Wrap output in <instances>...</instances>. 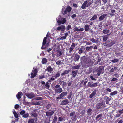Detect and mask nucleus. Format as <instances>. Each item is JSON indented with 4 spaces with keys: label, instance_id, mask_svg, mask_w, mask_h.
<instances>
[{
    "label": "nucleus",
    "instance_id": "4be33fe9",
    "mask_svg": "<svg viewBox=\"0 0 123 123\" xmlns=\"http://www.w3.org/2000/svg\"><path fill=\"white\" fill-rule=\"evenodd\" d=\"M86 1H87V7H88L93 2V1H91L90 0H87Z\"/></svg>",
    "mask_w": 123,
    "mask_h": 123
},
{
    "label": "nucleus",
    "instance_id": "680f3d73",
    "mask_svg": "<svg viewBox=\"0 0 123 123\" xmlns=\"http://www.w3.org/2000/svg\"><path fill=\"white\" fill-rule=\"evenodd\" d=\"M84 50L82 49H80L78 53L80 54L81 53H83Z\"/></svg>",
    "mask_w": 123,
    "mask_h": 123
},
{
    "label": "nucleus",
    "instance_id": "f704fd0d",
    "mask_svg": "<svg viewBox=\"0 0 123 123\" xmlns=\"http://www.w3.org/2000/svg\"><path fill=\"white\" fill-rule=\"evenodd\" d=\"M92 109L91 108L88 109L87 111V113L88 115H90L92 113Z\"/></svg>",
    "mask_w": 123,
    "mask_h": 123
},
{
    "label": "nucleus",
    "instance_id": "de8ad7c7",
    "mask_svg": "<svg viewBox=\"0 0 123 123\" xmlns=\"http://www.w3.org/2000/svg\"><path fill=\"white\" fill-rule=\"evenodd\" d=\"M93 46H91L89 47H87L86 48V50L87 51H89L90 49H92L93 48Z\"/></svg>",
    "mask_w": 123,
    "mask_h": 123
},
{
    "label": "nucleus",
    "instance_id": "6ab92c4d",
    "mask_svg": "<svg viewBox=\"0 0 123 123\" xmlns=\"http://www.w3.org/2000/svg\"><path fill=\"white\" fill-rule=\"evenodd\" d=\"M96 90H94L92 93L90 95L89 98H92L96 94Z\"/></svg>",
    "mask_w": 123,
    "mask_h": 123
},
{
    "label": "nucleus",
    "instance_id": "49530a36",
    "mask_svg": "<svg viewBox=\"0 0 123 123\" xmlns=\"http://www.w3.org/2000/svg\"><path fill=\"white\" fill-rule=\"evenodd\" d=\"M32 104L34 105H41V103L39 102H36L35 103H33Z\"/></svg>",
    "mask_w": 123,
    "mask_h": 123
},
{
    "label": "nucleus",
    "instance_id": "0eeeda50",
    "mask_svg": "<svg viewBox=\"0 0 123 123\" xmlns=\"http://www.w3.org/2000/svg\"><path fill=\"white\" fill-rule=\"evenodd\" d=\"M34 121L36 123L37 121V118H35L34 119H29L28 121V123H35Z\"/></svg>",
    "mask_w": 123,
    "mask_h": 123
},
{
    "label": "nucleus",
    "instance_id": "2f4dec72",
    "mask_svg": "<svg viewBox=\"0 0 123 123\" xmlns=\"http://www.w3.org/2000/svg\"><path fill=\"white\" fill-rule=\"evenodd\" d=\"M57 121V117L56 116L54 117V119H53L52 123H55Z\"/></svg>",
    "mask_w": 123,
    "mask_h": 123
},
{
    "label": "nucleus",
    "instance_id": "423d86ee",
    "mask_svg": "<svg viewBox=\"0 0 123 123\" xmlns=\"http://www.w3.org/2000/svg\"><path fill=\"white\" fill-rule=\"evenodd\" d=\"M45 71H47L50 72L51 73H52L53 72V69L51 66H49L45 69Z\"/></svg>",
    "mask_w": 123,
    "mask_h": 123
},
{
    "label": "nucleus",
    "instance_id": "6e6d98bb",
    "mask_svg": "<svg viewBox=\"0 0 123 123\" xmlns=\"http://www.w3.org/2000/svg\"><path fill=\"white\" fill-rule=\"evenodd\" d=\"M71 28V26L70 25H68L66 27V30H68Z\"/></svg>",
    "mask_w": 123,
    "mask_h": 123
},
{
    "label": "nucleus",
    "instance_id": "c85d7f7f",
    "mask_svg": "<svg viewBox=\"0 0 123 123\" xmlns=\"http://www.w3.org/2000/svg\"><path fill=\"white\" fill-rule=\"evenodd\" d=\"M97 18V15H94L90 19L91 21L94 20L96 19Z\"/></svg>",
    "mask_w": 123,
    "mask_h": 123
},
{
    "label": "nucleus",
    "instance_id": "5fc2aeb1",
    "mask_svg": "<svg viewBox=\"0 0 123 123\" xmlns=\"http://www.w3.org/2000/svg\"><path fill=\"white\" fill-rule=\"evenodd\" d=\"M75 114V111H73L71 112L70 114V117H73V116Z\"/></svg>",
    "mask_w": 123,
    "mask_h": 123
},
{
    "label": "nucleus",
    "instance_id": "4468645a",
    "mask_svg": "<svg viewBox=\"0 0 123 123\" xmlns=\"http://www.w3.org/2000/svg\"><path fill=\"white\" fill-rule=\"evenodd\" d=\"M69 103V101L68 99H66L63 100L62 102L60 103V104L61 105H64L68 104Z\"/></svg>",
    "mask_w": 123,
    "mask_h": 123
},
{
    "label": "nucleus",
    "instance_id": "c9c22d12",
    "mask_svg": "<svg viewBox=\"0 0 123 123\" xmlns=\"http://www.w3.org/2000/svg\"><path fill=\"white\" fill-rule=\"evenodd\" d=\"M31 116L32 117H34L35 118H36V117H37L38 116V115L36 113H31Z\"/></svg>",
    "mask_w": 123,
    "mask_h": 123
},
{
    "label": "nucleus",
    "instance_id": "a878e982",
    "mask_svg": "<svg viewBox=\"0 0 123 123\" xmlns=\"http://www.w3.org/2000/svg\"><path fill=\"white\" fill-rule=\"evenodd\" d=\"M68 94L67 92H63L60 95V97L62 98L63 97L66 96Z\"/></svg>",
    "mask_w": 123,
    "mask_h": 123
},
{
    "label": "nucleus",
    "instance_id": "c03bdc74",
    "mask_svg": "<svg viewBox=\"0 0 123 123\" xmlns=\"http://www.w3.org/2000/svg\"><path fill=\"white\" fill-rule=\"evenodd\" d=\"M43 99V98L42 97H38L35 98V100H42Z\"/></svg>",
    "mask_w": 123,
    "mask_h": 123
},
{
    "label": "nucleus",
    "instance_id": "7c9ffc66",
    "mask_svg": "<svg viewBox=\"0 0 123 123\" xmlns=\"http://www.w3.org/2000/svg\"><path fill=\"white\" fill-rule=\"evenodd\" d=\"M47 39V38L46 37H45L44 38L42 43L43 46L45 45L46 44Z\"/></svg>",
    "mask_w": 123,
    "mask_h": 123
},
{
    "label": "nucleus",
    "instance_id": "c756f323",
    "mask_svg": "<svg viewBox=\"0 0 123 123\" xmlns=\"http://www.w3.org/2000/svg\"><path fill=\"white\" fill-rule=\"evenodd\" d=\"M47 62V59L46 58H44L42 59V63L43 64H46Z\"/></svg>",
    "mask_w": 123,
    "mask_h": 123
},
{
    "label": "nucleus",
    "instance_id": "774afa93",
    "mask_svg": "<svg viewBox=\"0 0 123 123\" xmlns=\"http://www.w3.org/2000/svg\"><path fill=\"white\" fill-rule=\"evenodd\" d=\"M76 46V45L74 43H73L71 45V47L74 48Z\"/></svg>",
    "mask_w": 123,
    "mask_h": 123
},
{
    "label": "nucleus",
    "instance_id": "1a4fd4ad",
    "mask_svg": "<svg viewBox=\"0 0 123 123\" xmlns=\"http://www.w3.org/2000/svg\"><path fill=\"white\" fill-rule=\"evenodd\" d=\"M66 28L63 25H62L57 28V30L60 31L61 30L62 31H64Z\"/></svg>",
    "mask_w": 123,
    "mask_h": 123
},
{
    "label": "nucleus",
    "instance_id": "20e7f679",
    "mask_svg": "<svg viewBox=\"0 0 123 123\" xmlns=\"http://www.w3.org/2000/svg\"><path fill=\"white\" fill-rule=\"evenodd\" d=\"M93 82H91L90 81L88 82L87 84V86L91 88H92L94 87H96L98 86L97 83H92Z\"/></svg>",
    "mask_w": 123,
    "mask_h": 123
},
{
    "label": "nucleus",
    "instance_id": "8fccbe9b",
    "mask_svg": "<svg viewBox=\"0 0 123 123\" xmlns=\"http://www.w3.org/2000/svg\"><path fill=\"white\" fill-rule=\"evenodd\" d=\"M62 24H64L66 21V20L65 18H64L62 20H61Z\"/></svg>",
    "mask_w": 123,
    "mask_h": 123
},
{
    "label": "nucleus",
    "instance_id": "f8f14e48",
    "mask_svg": "<svg viewBox=\"0 0 123 123\" xmlns=\"http://www.w3.org/2000/svg\"><path fill=\"white\" fill-rule=\"evenodd\" d=\"M80 56L77 54H76L74 58V60L75 62L78 61L80 58Z\"/></svg>",
    "mask_w": 123,
    "mask_h": 123
},
{
    "label": "nucleus",
    "instance_id": "5701e85b",
    "mask_svg": "<svg viewBox=\"0 0 123 123\" xmlns=\"http://www.w3.org/2000/svg\"><path fill=\"white\" fill-rule=\"evenodd\" d=\"M69 70H66L64 71V72L61 74V75L62 76H63L64 75L67 74L69 73L70 72Z\"/></svg>",
    "mask_w": 123,
    "mask_h": 123
},
{
    "label": "nucleus",
    "instance_id": "bf43d9fd",
    "mask_svg": "<svg viewBox=\"0 0 123 123\" xmlns=\"http://www.w3.org/2000/svg\"><path fill=\"white\" fill-rule=\"evenodd\" d=\"M74 49V48L71 47L69 48V53H71Z\"/></svg>",
    "mask_w": 123,
    "mask_h": 123
},
{
    "label": "nucleus",
    "instance_id": "58836bf2",
    "mask_svg": "<svg viewBox=\"0 0 123 123\" xmlns=\"http://www.w3.org/2000/svg\"><path fill=\"white\" fill-rule=\"evenodd\" d=\"M109 30L107 29L104 30L102 32L105 34H107L109 33Z\"/></svg>",
    "mask_w": 123,
    "mask_h": 123
},
{
    "label": "nucleus",
    "instance_id": "13d9d810",
    "mask_svg": "<svg viewBox=\"0 0 123 123\" xmlns=\"http://www.w3.org/2000/svg\"><path fill=\"white\" fill-rule=\"evenodd\" d=\"M99 2H101V0H95V4H97Z\"/></svg>",
    "mask_w": 123,
    "mask_h": 123
},
{
    "label": "nucleus",
    "instance_id": "f257e3e1",
    "mask_svg": "<svg viewBox=\"0 0 123 123\" xmlns=\"http://www.w3.org/2000/svg\"><path fill=\"white\" fill-rule=\"evenodd\" d=\"M38 70L36 68L34 67L32 70V72L31 73L30 77L33 78L36 76L38 72Z\"/></svg>",
    "mask_w": 123,
    "mask_h": 123
},
{
    "label": "nucleus",
    "instance_id": "a19ab883",
    "mask_svg": "<svg viewBox=\"0 0 123 123\" xmlns=\"http://www.w3.org/2000/svg\"><path fill=\"white\" fill-rule=\"evenodd\" d=\"M118 61L119 60L118 59H115L114 60H112L111 61V62L113 63H114L118 62Z\"/></svg>",
    "mask_w": 123,
    "mask_h": 123
},
{
    "label": "nucleus",
    "instance_id": "37998d69",
    "mask_svg": "<svg viewBox=\"0 0 123 123\" xmlns=\"http://www.w3.org/2000/svg\"><path fill=\"white\" fill-rule=\"evenodd\" d=\"M57 53V55L58 56H60L62 54V52L59 50L58 51Z\"/></svg>",
    "mask_w": 123,
    "mask_h": 123
},
{
    "label": "nucleus",
    "instance_id": "2eb2a0df",
    "mask_svg": "<svg viewBox=\"0 0 123 123\" xmlns=\"http://www.w3.org/2000/svg\"><path fill=\"white\" fill-rule=\"evenodd\" d=\"M55 92L56 93H61L63 92V90L62 88L55 89L54 90Z\"/></svg>",
    "mask_w": 123,
    "mask_h": 123
},
{
    "label": "nucleus",
    "instance_id": "9b49d317",
    "mask_svg": "<svg viewBox=\"0 0 123 123\" xmlns=\"http://www.w3.org/2000/svg\"><path fill=\"white\" fill-rule=\"evenodd\" d=\"M110 34H108L107 35H103L102 36L103 38V42L106 41L109 38L108 36L110 35Z\"/></svg>",
    "mask_w": 123,
    "mask_h": 123
},
{
    "label": "nucleus",
    "instance_id": "ddd939ff",
    "mask_svg": "<svg viewBox=\"0 0 123 123\" xmlns=\"http://www.w3.org/2000/svg\"><path fill=\"white\" fill-rule=\"evenodd\" d=\"M78 72V70H76V71L73 70L72 71V77H75L77 75V73Z\"/></svg>",
    "mask_w": 123,
    "mask_h": 123
},
{
    "label": "nucleus",
    "instance_id": "052dcab7",
    "mask_svg": "<svg viewBox=\"0 0 123 123\" xmlns=\"http://www.w3.org/2000/svg\"><path fill=\"white\" fill-rule=\"evenodd\" d=\"M63 118L61 117H59L58 118V121L59 122H61L62 121Z\"/></svg>",
    "mask_w": 123,
    "mask_h": 123
},
{
    "label": "nucleus",
    "instance_id": "603ef678",
    "mask_svg": "<svg viewBox=\"0 0 123 123\" xmlns=\"http://www.w3.org/2000/svg\"><path fill=\"white\" fill-rule=\"evenodd\" d=\"M90 40L93 43H96V42L95 39L93 38L90 39Z\"/></svg>",
    "mask_w": 123,
    "mask_h": 123
},
{
    "label": "nucleus",
    "instance_id": "473e14b6",
    "mask_svg": "<svg viewBox=\"0 0 123 123\" xmlns=\"http://www.w3.org/2000/svg\"><path fill=\"white\" fill-rule=\"evenodd\" d=\"M60 76V73L59 72H57L55 74V76H53L52 77H55L56 79L58 78Z\"/></svg>",
    "mask_w": 123,
    "mask_h": 123
},
{
    "label": "nucleus",
    "instance_id": "3c124183",
    "mask_svg": "<svg viewBox=\"0 0 123 123\" xmlns=\"http://www.w3.org/2000/svg\"><path fill=\"white\" fill-rule=\"evenodd\" d=\"M19 107V104H16L15 105L14 108L16 109H17Z\"/></svg>",
    "mask_w": 123,
    "mask_h": 123
},
{
    "label": "nucleus",
    "instance_id": "cd10ccee",
    "mask_svg": "<svg viewBox=\"0 0 123 123\" xmlns=\"http://www.w3.org/2000/svg\"><path fill=\"white\" fill-rule=\"evenodd\" d=\"M115 12V10L113 9H112L111 10L110 15L111 16H112L115 15L114 13Z\"/></svg>",
    "mask_w": 123,
    "mask_h": 123
},
{
    "label": "nucleus",
    "instance_id": "4d7b16f0",
    "mask_svg": "<svg viewBox=\"0 0 123 123\" xmlns=\"http://www.w3.org/2000/svg\"><path fill=\"white\" fill-rule=\"evenodd\" d=\"M72 95V92H70L69 95H68V96L67 98L69 99H70Z\"/></svg>",
    "mask_w": 123,
    "mask_h": 123
},
{
    "label": "nucleus",
    "instance_id": "b1692460",
    "mask_svg": "<svg viewBox=\"0 0 123 123\" xmlns=\"http://www.w3.org/2000/svg\"><path fill=\"white\" fill-rule=\"evenodd\" d=\"M85 31L86 32L88 31L89 29V27L88 25L86 24L85 25L84 27Z\"/></svg>",
    "mask_w": 123,
    "mask_h": 123
},
{
    "label": "nucleus",
    "instance_id": "bb28decb",
    "mask_svg": "<svg viewBox=\"0 0 123 123\" xmlns=\"http://www.w3.org/2000/svg\"><path fill=\"white\" fill-rule=\"evenodd\" d=\"M71 119L74 122L76 121L77 120V116L76 115H74L72 117Z\"/></svg>",
    "mask_w": 123,
    "mask_h": 123
},
{
    "label": "nucleus",
    "instance_id": "864d4df0",
    "mask_svg": "<svg viewBox=\"0 0 123 123\" xmlns=\"http://www.w3.org/2000/svg\"><path fill=\"white\" fill-rule=\"evenodd\" d=\"M25 113V111L24 110H22L20 112V114L21 115H23Z\"/></svg>",
    "mask_w": 123,
    "mask_h": 123
},
{
    "label": "nucleus",
    "instance_id": "dca6fc26",
    "mask_svg": "<svg viewBox=\"0 0 123 123\" xmlns=\"http://www.w3.org/2000/svg\"><path fill=\"white\" fill-rule=\"evenodd\" d=\"M105 101L106 102V104H108L109 103V102L110 100V98L108 97L105 96L104 97Z\"/></svg>",
    "mask_w": 123,
    "mask_h": 123
},
{
    "label": "nucleus",
    "instance_id": "9d476101",
    "mask_svg": "<svg viewBox=\"0 0 123 123\" xmlns=\"http://www.w3.org/2000/svg\"><path fill=\"white\" fill-rule=\"evenodd\" d=\"M103 104L102 103H98L96 106V108L98 110L102 108V106Z\"/></svg>",
    "mask_w": 123,
    "mask_h": 123
},
{
    "label": "nucleus",
    "instance_id": "f3484780",
    "mask_svg": "<svg viewBox=\"0 0 123 123\" xmlns=\"http://www.w3.org/2000/svg\"><path fill=\"white\" fill-rule=\"evenodd\" d=\"M26 96L28 98L31 99L35 97V95L34 94L30 93L28 94Z\"/></svg>",
    "mask_w": 123,
    "mask_h": 123
},
{
    "label": "nucleus",
    "instance_id": "69168bd1",
    "mask_svg": "<svg viewBox=\"0 0 123 123\" xmlns=\"http://www.w3.org/2000/svg\"><path fill=\"white\" fill-rule=\"evenodd\" d=\"M85 112V109H83L81 112V114L82 115H84Z\"/></svg>",
    "mask_w": 123,
    "mask_h": 123
},
{
    "label": "nucleus",
    "instance_id": "393cba45",
    "mask_svg": "<svg viewBox=\"0 0 123 123\" xmlns=\"http://www.w3.org/2000/svg\"><path fill=\"white\" fill-rule=\"evenodd\" d=\"M80 67V64H78L76 65L73 66L72 67V68L73 69H75L78 70L79 69Z\"/></svg>",
    "mask_w": 123,
    "mask_h": 123
},
{
    "label": "nucleus",
    "instance_id": "e2e57ef3",
    "mask_svg": "<svg viewBox=\"0 0 123 123\" xmlns=\"http://www.w3.org/2000/svg\"><path fill=\"white\" fill-rule=\"evenodd\" d=\"M60 85L59 84H58L55 85V87L56 89H58L60 88Z\"/></svg>",
    "mask_w": 123,
    "mask_h": 123
},
{
    "label": "nucleus",
    "instance_id": "e433bc0d",
    "mask_svg": "<svg viewBox=\"0 0 123 123\" xmlns=\"http://www.w3.org/2000/svg\"><path fill=\"white\" fill-rule=\"evenodd\" d=\"M29 116V114L28 113L24 114L22 116V117L24 118H27Z\"/></svg>",
    "mask_w": 123,
    "mask_h": 123
},
{
    "label": "nucleus",
    "instance_id": "338daca9",
    "mask_svg": "<svg viewBox=\"0 0 123 123\" xmlns=\"http://www.w3.org/2000/svg\"><path fill=\"white\" fill-rule=\"evenodd\" d=\"M66 38L65 36H63L61 37L60 38V40H63L65 39H66Z\"/></svg>",
    "mask_w": 123,
    "mask_h": 123
},
{
    "label": "nucleus",
    "instance_id": "412c9836",
    "mask_svg": "<svg viewBox=\"0 0 123 123\" xmlns=\"http://www.w3.org/2000/svg\"><path fill=\"white\" fill-rule=\"evenodd\" d=\"M87 1H85L82 4L81 6V8L82 9H84L86 8V7H87Z\"/></svg>",
    "mask_w": 123,
    "mask_h": 123
},
{
    "label": "nucleus",
    "instance_id": "39448f33",
    "mask_svg": "<svg viewBox=\"0 0 123 123\" xmlns=\"http://www.w3.org/2000/svg\"><path fill=\"white\" fill-rule=\"evenodd\" d=\"M56 111V110L55 111V110H54L51 112L48 111H47L46 114V115L47 117H51L54 114Z\"/></svg>",
    "mask_w": 123,
    "mask_h": 123
},
{
    "label": "nucleus",
    "instance_id": "f03ea898",
    "mask_svg": "<svg viewBox=\"0 0 123 123\" xmlns=\"http://www.w3.org/2000/svg\"><path fill=\"white\" fill-rule=\"evenodd\" d=\"M81 61L84 63L86 64H89L90 63V60L87 58L85 56L81 57L80 59Z\"/></svg>",
    "mask_w": 123,
    "mask_h": 123
},
{
    "label": "nucleus",
    "instance_id": "6e6552de",
    "mask_svg": "<svg viewBox=\"0 0 123 123\" xmlns=\"http://www.w3.org/2000/svg\"><path fill=\"white\" fill-rule=\"evenodd\" d=\"M107 14H103L99 17V21L103 20L105 17H107Z\"/></svg>",
    "mask_w": 123,
    "mask_h": 123
},
{
    "label": "nucleus",
    "instance_id": "ea45409f",
    "mask_svg": "<svg viewBox=\"0 0 123 123\" xmlns=\"http://www.w3.org/2000/svg\"><path fill=\"white\" fill-rule=\"evenodd\" d=\"M72 9V8L70 6L68 7H67L66 9V11L67 12H69L71 11Z\"/></svg>",
    "mask_w": 123,
    "mask_h": 123
},
{
    "label": "nucleus",
    "instance_id": "72a5a7b5",
    "mask_svg": "<svg viewBox=\"0 0 123 123\" xmlns=\"http://www.w3.org/2000/svg\"><path fill=\"white\" fill-rule=\"evenodd\" d=\"M117 93V91H115L113 92L110 93V95L111 96H113L116 95Z\"/></svg>",
    "mask_w": 123,
    "mask_h": 123
},
{
    "label": "nucleus",
    "instance_id": "79ce46f5",
    "mask_svg": "<svg viewBox=\"0 0 123 123\" xmlns=\"http://www.w3.org/2000/svg\"><path fill=\"white\" fill-rule=\"evenodd\" d=\"M56 64L58 65L59 66L60 65L62 64V62L61 60H59L56 62Z\"/></svg>",
    "mask_w": 123,
    "mask_h": 123
},
{
    "label": "nucleus",
    "instance_id": "a18cd8bd",
    "mask_svg": "<svg viewBox=\"0 0 123 123\" xmlns=\"http://www.w3.org/2000/svg\"><path fill=\"white\" fill-rule=\"evenodd\" d=\"M45 86L47 88H49L50 86L49 83L48 82L46 83Z\"/></svg>",
    "mask_w": 123,
    "mask_h": 123
},
{
    "label": "nucleus",
    "instance_id": "7ed1b4c3",
    "mask_svg": "<svg viewBox=\"0 0 123 123\" xmlns=\"http://www.w3.org/2000/svg\"><path fill=\"white\" fill-rule=\"evenodd\" d=\"M104 66L101 65L100 66L97 68V74L98 76H99L100 74L103 73L104 72Z\"/></svg>",
    "mask_w": 123,
    "mask_h": 123
},
{
    "label": "nucleus",
    "instance_id": "4c0bfd02",
    "mask_svg": "<svg viewBox=\"0 0 123 123\" xmlns=\"http://www.w3.org/2000/svg\"><path fill=\"white\" fill-rule=\"evenodd\" d=\"M13 114H14L15 117L16 118H18V114L15 111L13 112Z\"/></svg>",
    "mask_w": 123,
    "mask_h": 123
},
{
    "label": "nucleus",
    "instance_id": "aec40b11",
    "mask_svg": "<svg viewBox=\"0 0 123 123\" xmlns=\"http://www.w3.org/2000/svg\"><path fill=\"white\" fill-rule=\"evenodd\" d=\"M22 94V92H20L16 95V96L18 100L19 99L21 98Z\"/></svg>",
    "mask_w": 123,
    "mask_h": 123
},
{
    "label": "nucleus",
    "instance_id": "a211bd4d",
    "mask_svg": "<svg viewBox=\"0 0 123 123\" xmlns=\"http://www.w3.org/2000/svg\"><path fill=\"white\" fill-rule=\"evenodd\" d=\"M102 116V114H100L97 116L95 118V120L96 121H99L100 119H101V117Z\"/></svg>",
    "mask_w": 123,
    "mask_h": 123
},
{
    "label": "nucleus",
    "instance_id": "09e8293b",
    "mask_svg": "<svg viewBox=\"0 0 123 123\" xmlns=\"http://www.w3.org/2000/svg\"><path fill=\"white\" fill-rule=\"evenodd\" d=\"M51 104H48L46 106V108L47 109H49L51 107Z\"/></svg>",
    "mask_w": 123,
    "mask_h": 123
},
{
    "label": "nucleus",
    "instance_id": "0e129e2a",
    "mask_svg": "<svg viewBox=\"0 0 123 123\" xmlns=\"http://www.w3.org/2000/svg\"><path fill=\"white\" fill-rule=\"evenodd\" d=\"M74 30L75 31H79V29L77 27H75L74 28Z\"/></svg>",
    "mask_w": 123,
    "mask_h": 123
}]
</instances>
